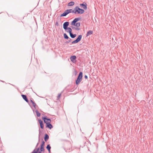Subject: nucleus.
<instances>
[{"label": "nucleus", "mask_w": 153, "mask_h": 153, "mask_svg": "<svg viewBox=\"0 0 153 153\" xmlns=\"http://www.w3.org/2000/svg\"><path fill=\"white\" fill-rule=\"evenodd\" d=\"M73 13H74L75 14H78V10L77 8V6H76L73 10Z\"/></svg>", "instance_id": "obj_14"}, {"label": "nucleus", "mask_w": 153, "mask_h": 153, "mask_svg": "<svg viewBox=\"0 0 153 153\" xmlns=\"http://www.w3.org/2000/svg\"><path fill=\"white\" fill-rule=\"evenodd\" d=\"M68 13H73V10L71 9H67V10Z\"/></svg>", "instance_id": "obj_23"}, {"label": "nucleus", "mask_w": 153, "mask_h": 153, "mask_svg": "<svg viewBox=\"0 0 153 153\" xmlns=\"http://www.w3.org/2000/svg\"><path fill=\"white\" fill-rule=\"evenodd\" d=\"M80 30V28L79 27H76L75 30Z\"/></svg>", "instance_id": "obj_28"}, {"label": "nucleus", "mask_w": 153, "mask_h": 153, "mask_svg": "<svg viewBox=\"0 0 153 153\" xmlns=\"http://www.w3.org/2000/svg\"><path fill=\"white\" fill-rule=\"evenodd\" d=\"M32 104H33V105L34 107L35 108H36V104L34 102H33Z\"/></svg>", "instance_id": "obj_26"}, {"label": "nucleus", "mask_w": 153, "mask_h": 153, "mask_svg": "<svg viewBox=\"0 0 153 153\" xmlns=\"http://www.w3.org/2000/svg\"><path fill=\"white\" fill-rule=\"evenodd\" d=\"M82 38V35H79L77 38L75 40L72 42V44H75L81 40Z\"/></svg>", "instance_id": "obj_4"}, {"label": "nucleus", "mask_w": 153, "mask_h": 153, "mask_svg": "<svg viewBox=\"0 0 153 153\" xmlns=\"http://www.w3.org/2000/svg\"><path fill=\"white\" fill-rule=\"evenodd\" d=\"M84 77L85 79H87L88 78V77L87 75H85L84 76Z\"/></svg>", "instance_id": "obj_29"}, {"label": "nucleus", "mask_w": 153, "mask_h": 153, "mask_svg": "<svg viewBox=\"0 0 153 153\" xmlns=\"http://www.w3.org/2000/svg\"><path fill=\"white\" fill-rule=\"evenodd\" d=\"M71 37L72 38H74L76 37V34H73L72 32L69 33Z\"/></svg>", "instance_id": "obj_17"}, {"label": "nucleus", "mask_w": 153, "mask_h": 153, "mask_svg": "<svg viewBox=\"0 0 153 153\" xmlns=\"http://www.w3.org/2000/svg\"><path fill=\"white\" fill-rule=\"evenodd\" d=\"M74 4V1H71L68 3V6H71Z\"/></svg>", "instance_id": "obj_18"}, {"label": "nucleus", "mask_w": 153, "mask_h": 153, "mask_svg": "<svg viewBox=\"0 0 153 153\" xmlns=\"http://www.w3.org/2000/svg\"><path fill=\"white\" fill-rule=\"evenodd\" d=\"M46 148V149H48V150H50L51 149V147L50 146V145H48Z\"/></svg>", "instance_id": "obj_22"}, {"label": "nucleus", "mask_w": 153, "mask_h": 153, "mask_svg": "<svg viewBox=\"0 0 153 153\" xmlns=\"http://www.w3.org/2000/svg\"><path fill=\"white\" fill-rule=\"evenodd\" d=\"M45 142L43 140L42 142V143L41 145V146H44L45 145Z\"/></svg>", "instance_id": "obj_25"}, {"label": "nucleus", "mask_w": 153, "mask_h": 153, "mask_svg": "<svg viewBox=\"0 0 153 153\" xmlns=\"http://www.w3.org/2000/svg\"><path fill=\"white\" fill-rule=\"evenodd\" d=\"M39 123L40 125V127L41 128L43 129L44 128V124L42 121L41 120L39 119Z\"/></svg>", "instance_id": "obj_10"}, {"label": "nucleus", "mask_w": 153, "mask_h": 153, "mask_svg": "<svg viewBox=\"0 0 153 153\" xmlns=\"http://www.w3.org/2000/svg\"><path fill=\"white\" fill-rule=\"evenodd\" d=\"M42 119L43 120L44 122L46 124L47 123H51V119L47 118L46 117H42Z\"/></svg>", "instance_id": "obj_5"}, {"label": "nucleus", "mask_w": 153, "mask_h": 153, "mask_svg": "<svg viewBox=\"0 0 153 153\" xmlns=\"http://www.w3.org/2000/svg\"><path fill=\"white\" fill-rule=\"evenodd\" d=\"M22 96L23 99L27 102H28L29 101L27 98L26 96L25 95L22 94Z\"/></svg>", "instance_id": "obj_12"}, {"label": "nucleus", "mask_w": 153, "mask_h": 153, "mask_svg": "<svg viewBox=\"0 0 153 153\" xmlns=\"http://www.w3.org/2000/svg\"><path fill=\"white\" fill-rule=\"evenodd\" d=\"M48 150V152H49V153H50L51 152V151H50V150Z\"/></svg>", "instance_id": "obj_35"}, {"label": "nucleus", "mask_w": 153, "mask_h": 153, "mask_svg": "<svg viewBox=\"0 0 153 153\" xmlns=\"http://www.w3.org/2000/svg\"><path fill=\"white\" fill-rule=\"evenodd\" d=\"M93 33V31L92 30H89L88 31L87 34H86V36H88L92 34Z\"/></svg>", "instance_id": "obj_16"}, {"label": "nucleus", "mask_w": 153, "mask_h": 153, "mask_svg": "<svg viewBox=\"0 0 153 153\" xmlns=\"http://www.w3.org/2000/svg\"><path fill=\"white\" fill-rule=\"evenodd\" d=\"M69 23L68 22H66L64 23L63 25V28L65 30H67L68 27L69 25Z\"/></svg>", "instance_id": "obj_7"}, {"label": "nucleus", "mask_w": 153, "mask_h": 153, "mask_svg": "<svg viewBox=\"0 0 153 153\" xmlns=\"http://www.w3.org/2000/svg\"><path fill=\"white\" fill-rule=\"evenodd\" d=\"M49 138V137L48 135L47 134H45L44 138V139L45 141H47L48 140Z\"/></svg>", "instance_id": "obj_15"}, {"label": "nucleus", "mask_w": 153, "mask_h": 153, "mask_svg": "<svg viewBox=\"0 0 153 153\" xmlns=\"http://www.w3.org/2000/svg\"><path fill=\"white\" fill-rule=\"evenodd\" d=\"M39 148H38L37 149H35L32 153H41L42 152H44V146H41L40 148V151H39Z\"/></svg>", "instance_id": "obj_3"}, {"label": "nucleus", "mask_w": 153, "mask_h": 153, "mask_svg": "<svg viewBox=\"0 0 153 153\" xmlns=\"http://www.w3.org/2000/svg\"><path fill=\"white\" fill-rule=\"evenodd\" d=\"M68 13L67 10H66L65 12L60 15V17L65 16L67 15Z\"/></svg>", "instance_id": "obj_13"}, {"label": "nucleus", "mask_w": 153, "mask_h": 153, "mask_svg": "<svg viewBox=\"0 0 153 153\" xmlns=\"http://www.w3.org/2000/svg\"><path fill=\"white\" fill-rule=\"evenodd\" d=\"M71 28L72 29L75 30L76 29V27L73 26H72Z\"/></svg>", "instance_id": "obj_30"}, {"label": "nucleus", "mask_w": 153, "mask_h": 153, "mask_svg": "<svg viewBox=\"0 0 153 153\" xmlns=\"http://www.w3.org/2000/svg\"><path fill=\"white\" fill-rule=\"evenodd\" d=\"M69 39L68 41H66L65 42V43H69L71 41V39H70V38H69Z\"/></svg>", "instance_id": "obj_24"}, {"label": "nucleus", "mask_w": 153, "mask_h": 153, "mask_svg": "<svg viewBox=\"0 0 153 153\" xmlns=\"http://www.w3.org/2000/svg\"><path fill=\"white\" fill-rule=\"evenodd\" d=\"M39 143H37L36 144V147H37V146H38L39 145Z\"/></svg>", "instance_id": "obj_34"}, {"label": "nucleus", "mask_w": 153, "mask_h": 153, "mask_svg": "<svg viewBox=\"0 0 153 153\" xmlns=\"http://www.w3.org/2000/svg\"><path fill=\"white\" fill-rule=\"evenodd\" d=\"M82 72H79L76 80V85H78L82 80Z\"/></svg>", "instance_id": "obj_2"}, {"label": "nucleus", "mask_w": 153, "mask_h": 153, "mask_svg": "<svg viewBox=\"0 0 153 153\" xmlns=\"http://www.w3.org/2000/svg\"><path fill=\"white\" fill-rule=\"evenodd\" d=\"M80 6L81 7L85 10L87 9V4L85 2H83L82 3L80 4Z\"/></svg>", "instance_id": "obj_6"}, {"label": "nucleus", "mask_w": 153, "mask_h": 153, "mask_svg": "<svg viewBox=\"0 0 153 153\" xmlns=\"http://www.w3.org/2000/svg\"><path fill=\"white\" fill-rule=\"evenodd\" d=\"M51 123H47L46 124V128H48L50 129H51L53 127L52 125L51 124Z\"/></svg>", "instance_id": "obj_11"}, {"label": "nucleus", "mask_w": 153, "mask_h": 153, "mask_svg": "<svg viewBox=\"0 0 153 153\" xmlns=\"http://www.w3.org/2000/svg\"><path fill=\"white\" fill-rule=\"evenodd\" d=\"M35 112L36 114V115L38 117H39L40 116L41 114L37 110H36L35 111Z\"/></svg>", "instance_id": "obj_20"}, {"label": "nucleus", "mask_w": 153, "mask_h": 153, "mask_svg": "<svg viewBox=\"0 0 153 153\" xmlns=\"http://www.w3.org/2000/svg\"><path fill=\"white\" fill-rule=\"evenodd\" d=\"M81 19L80 17L75 18L71 22V25L76 27H79L80 26V23L77 22Z\"/></svg>", "instance_id": "obj_1"}, {"label": "nucleus", "mask_w": 153, "mask_h": 153, "mask_svg": "<svg viewBox=\"0 0 153 153\" xmlns=\"http://www.w3.org/2000/svg\"><path fill=\"white\" fill-rule=\"evenodd\" d=\"M61 95V94H58V98H59L60 97Z\"/></svg>", "instance_id": "obj_32"}, {"label": "nucleus", "mask_w": 153, "mask_h": 153, "mask_svg": "<svg viewBox=\"0 0 153 153\" xmlns=\"http://www.w3.org/2000/svg\"><path fill=\"white\" fill-rule=\"evenodd\" d=\"M56 25V26H58V22H56V23H55V25Z\"/></svg>", "instance_id": "obj_31"}, {"label": "nucleus", "mask_w": 153, "mask_h": 153, "mask_svg": "<svg viewBox=\"0 0 153 153\" xmlns=\"http://www.w3.org/2000/svg\"><path fill=\"white\" fill-rule=\"evenodd\" d=\"M30 101L32 103H33V102H34L31 99L30 100Z\"/></svg>", "instance_id": "obj_33"}, {"label": "nucleus", "mask_w": 153, "mask_h": 153, "mask_svg": "<svg viewBox=\"0 0 153 153\" xmlns=\"http://www.w3.org/2000/svg\"><path fill=\"white\" fill-rule=\"evenodd\" d=\"M66 31L67 32H69V33H71L72 32V30L70 27H68V28H67V30Z\"/></svg>", "instance_id": "obj_19"}, {"label": "nucleus", "mask_w": 153, "mask_h": 153, "mask_svg": "<svg viewBox=\"0 0 153 153\" xmlns=\"http://www.w3.org/2000/svg\"><path fill=\"white\" fill-rule=\"evenodd\" d=\"M76 57L74 55L71 56L70 57V59L71 61L73 62V63H75L76 62Z\"/></svg>", "instance_id": "obj_8"}, {"label": "nucleus", "mask_w": 153, "mask_h": 153, "mask_svg": "<svg viewBox=\"0 0 153 153\" xmlns=\"http://www.w3.org/2000/svg\"><path fill=\"white\" fill-rule=\"evenodd\" d=\"M39 141L40 140V129H39Z\"/></svg>", "instance_id": "obj_27"}, {"label": "nucleus", "mask_w": 153, "mask_h": 153, "mask_svg": "<svg viewBox=\"0 0 153 153\" xmlns=\"http://www.w3.org/2000/svg\"><path fill=\"white\" fill-rule=\"evenodd\" d=\"M77 8L78 10V14H82L85 11L84 10L79 8L78 6H77Z\"/></svg>", "instance_id": "obj_9"}, {"label": "nucleus", "mask_w": 153, "mask_h": 153, "mask_svg": "<svg viewBox=\"0 0 153 153\" xmlns=\"http://www.w3.org/2000/svg\"><path fill=\"white\" fill-rule=\"evenodd\" d=\"M64 38L66 39H68L69 38L68 35L65 33H64Z\"/></svg>", "instance_id": "obj_21"}]
</instances>
